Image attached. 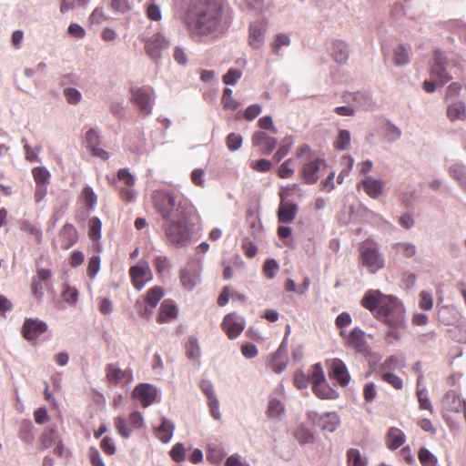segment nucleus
<instances>
[{"label": "nucleus", "instance_id": "26", "mask_svg": "<svg viewBox=\"0 0 466 466\" xmlns=\"http://www.w3.org/2000/svg\"><path fill=\"white\" fill-rule=\"evenodd\" d=\"M360 185L365 193L371 198H378L383 190V182L380 179H376L373 177H366L361 180Z\"/></svg>", "mask_w": 466, "mask_h": 466}, {"label": "nucleus", "instance_id": "60", "mask_svg": "<svg viewBox=\"0 0 466 466\" xmlns=\"http://www.w3.org/2000/svg\"><path fill=\"white\" fill-rule=\"evenodd\" d=\"M417 397L420 403V408L422 410H428L432 412L433 409L431 400L427 396V390L425 388L417 390Z\"/></svg>", "mask_w": 466, "mask_h": 466}, {"label": "nucleus", "instance_id": "48", "mask_svg": "<svg viewBox=\"0 0 466 466\" xmlns=\"http://www.w3.org/2000/svg\"><path fill=\"white\" fill-rule=\"evenodd\" d=\"M243 143V137L240 134L230 133L226 138V145L229 151L235 152L238 150Z\"/></svg>", "mask_w": 466, "mask_h": 466}, {"label": "nucleus", "instance_id": "22", "mask_svg": "<svg viewBox=\"0 0 466 466\" xmlns=\"http://www.w3.org/2000/svg\"><path fill=\"white\" fill-rule=\"evenodd\" d=\"M448 174L466 194V165L460 161L454 162L449 166Z\"/></svg>", "mask_w": 466, "mask_h": 466}, {"label": "nucleus", "instance_id": "8", "mask_svg": "<svg viewBox=\"0 0 466 466\" xmlns=\"http://www.w3.org/2000/svg\"><path fill=\"white\" fill-rule=\"evenodd\" d=\"M307 418L322 431L334 432L340 425V418L337 412H325L319 414L315 410H309Z\"/></svg>", "mask_w": 466, "mask_h": 466}, {"label": "nucleus", "instance_id": "36", "mask_svg": "<svg viewBox=\"0 0 466 466\" xmlns=\"http://www.w3.org/2000/svg\"><path fill=\"white\" fill-rule=\"evenodd\" d=\"M294 143L292 136H286L280 142L279 147L273 156V160L276 163L280 162L289 152Z\"/></svg>", "mask_w": 466, "mask_h": 466}, {"label": "nucleus", "instance_id": "41", "mask_svg": "<svg viewBox=\"0 0 466 466\" xmlns=\"http://www.w3.org/2000/svg\"><path fill=\"white\" fill-rule=\"evenodd\" d=\"M35 185L47 186L50 182V173L45 167H36L32 170Z\"/></svg>", "mask_w": 466, "mask_h": 466}, {"label": "nucleus", "instance_id": "43", "mask_svg": "<svg viewBox=\"0 0 466 466\" xmlns=\"http://www.w3.org/2000/svg\"><path fill=\"white\" fill-rule=\"evenodd\" d=\"M20 439L26 443H31L34 441V425L30 420H25L20 427Z\"/></svg>", "mask_w": 466, "mask_h": 466}, {"label": "nucleus", "instance_id": "56", "mask_svg": "<svg viewBox=\"0 0 466 466\" xmlns=\"http://www.w3.org/2000/svg\"><path fill=\"white\" fill-rule=\"evenodd\" d=\"M242 72L237 68H230L223 76V82L228 86H234L240 79Z\"/></svg>", "mask_w": 466, "mask_h": 466}, {"label": "nucleus", "instance_id": "39", "mask_svg": "<svg viewBox=\"0 0 466 466\" xmlns=\"http://www.w3.org/2000/svg\"><path fill=\"white\" fill-rule=\"evenodd\" d=\"M267 413L272 419H280L285 413V406L278 399L272 398L268 402Z\"/></svg>", "mask_w": 466, "mask_h": 466}, {"label": "nucleus", "instance_id": "9", "mask_svg": "<svg viewBox=\"0 0 466 466\" xmlns=\"http://www.w3.org/2000/svg\"><path fill=\"white\" fill-rule=\"evenodd\" d=\"M106 377L110 384H130L134 380L130 368L121 369L118 363H109L106 366Z\"/></svg>", "mask_w": 466, "mask_h": 466}, {"label": "nucleus", "instance_id": "7", "mask_svg": "<svg viewBox=\"0 0 466 466\" xmlns=\"http://www.w3.org/2000/svg\"><path fill=\"white\" fill-rule=\"evenodd\" d=\"M144 42L147 54L156 64H159L162 59V51L170 46L169 40L162 33L157 32L152 36L145 38Z\"/></svg>", "mask_w": 466, "mask_h": 466}, {"label": "nucleus", "instance_id": "58", "mask_svg": "<svg viewBox=\"0 0 466 466\" xmlns=\"http://www.w3.org/2000/svg\"><path fill=\"white\" fill-rule=\"evenodd\" d=\"M404 367V361L400 360L398 357L396 356H390L388 357L384 362L381 364V370H395L397 368H403Z\"/></svg>", "mask_w": 466, "mask_h": 466}, {"label": "nucleus", "instance_id": "16", "mask_svg": "<svg viewBox=\"0 0 466 466\" xmlns=\"http://www.w3.org/2000/svg\"><path fill=\"white\" fill-rule=\"evenodd\" d=\"M267 28L264 19L256 20L249 25L248 42L252 48L258 49L264 45Z\"/></svg>", "mask_w": 466, "mask_h": 466}, {"label": "nucleus", "instance_id": "2", "mask_svg": "<svg viewBox=\"0 0 466 466\" xmlns=\"http://www.w3.org/2000/svg\"><path fill=\"white\" fill-rule=\"evenodd\" d=\"M154 208L162 219H169L177 216L190 217L195 207L191 202L178 195L167 190H157L152 195Z\"/></svg>", "mask_w": 466, "mask_h": 466}, {"label": "nucleus", "instance_id": "30", "mask_svg": "<svg viewBox=\"0 0 466 466\" xmlns=\"http://www.w3.org/2000/svg\"><path fill=\"white\" fill-rule=\"evenodd\" d=\"M331 56L337 63L345 64L348 61L350 56L347 43L342 40L334 41L332 45Z\"/></svg>", "mask_w": 466, "mask_h": 466}, {"label": "nucleus", "instance_id": "55", "mask_svg": "<svg viewBox=\"0 0 466 466\" xmlns=\"http://www.w3.org/2000/svg\"><path fill=\"white\" fill-rule=\"evenodd\" d=\"M383 381L389 383L396 390H401L403 387L402 380L394 373L386 371L381 374Z\"/></svg>", "mask_w": 466, "mask_h": 466}, {"label": "nucleus", "instance_id": "44", "mask_svg": "<svg viewBox=\"0 0 466 466\" xmlns=\"http://www.w3.org/2000/svg\"><path fill=\"white\" fill-rule=\"evenodd\" d=\"M349 466H367V459L363 458L358 449H350L347 452Z\"/></svg>", "mask_w": 466, "mask_h": 466}, {"label": "nucleus", "instance_id": "51", "mask_svg": "<svg viewBox=\"0 0 466 466\" xmlns=\"http://www.w3.org/2000/svg\"><path fill=\"white\" fill-rule=\"evenodd\" d=\"M85 142L86 148H88L89 150L96 146H99L100 136L98 131L95 128H90L86 133Z\"/></svg>", "mask_w": 466, "mask_h": 466}, {"label": "nucleus", "instance_id": "5", "mask_svg": "<svg viewBox=\"0 0 466 466\" xmlns=\"http://www.w3.org/2000/svg\"><path fill=\"white\" fill-rule=\"evenodd\" d=\"M360 259L361 265L370 274H375L385 266L384 257L380 252L379 245L372 239H366L360 244Z\"/></svg>", "mask_w": 466, "mask_h": 466}, {"label": "nucleus", "instance_id": "12", "mask_svg": "<svg viewBox=\"0 0 466 466\" xmlns=\"http://www.w3.org/2000/svg\"><path fill=\"white\" fill-rule=\"evenodd\" d=\"M221 327L228 339H234L244 330L245 319L236 313H229L224 317Z\"/></svg>", "mask_w": 466, "mask_h": 466}, {"label": "nucleus", "instance_id": "52", "mask_svg": "<svg viewBox=\"0 0 466 466\" xmlns=\"http://www.w3.org/2000/svg\"><path fill=\"white\" fill-rule=\"evenodd\" d=\"M154 265L157 273L160 275L167 273L171 267L169 259L164 256L156 257L154 260Z\"/></svg>", "mask_w": 466, "mask_h": 466}, {"label": "nucleus", "instance_id": "59", "mask_svg": "<svg viewBox=\"0 0 466 466\" xmlns=\"http://www.w3.org/2000/svg\"><path fill=\"white\" fill-rule=\"evenodd\" d=\"M312 384L326 380L324 371L320 363H316L311 367V373L309 375Z\"/></svg>", "mask_w": 466, "mask_h": 466}, {"label": "nucleus", "instance_id": "17", "mask_svg": "<svg viewBox=\"0 0 466 466\" xmlns=\"http://www.w3.org/2000/svg\"><path fill=\"white\" fill-rule=\"evenodd\" d=\"M279 197L281 201L278 211L279 220L284 224L291 223L297 216L298 205L292 201L286 200V195L283 190L279 192Z\"/></svg>", "mask_w": 466, "mask_h": 466}, {"label": "nucleus", "instance_id": "61", "mask_svg": "<svg viewBox=\"0 0 466 466\" xmlns=\"http://www.w3.org/2000/svg\"><path fill=\"white\" fill-rule=\"evenodd\" d=\"M309 382H311L309 377L303 371L298 370L295 372L294 384L299 390H306Z\"/></svg>", "mask_w": 466, "mask_h": 466}, {"label": "nucleus", "instance_id": "63", "mask_svg": "<svg viewBox=\"0 0 466 466\" xmlns=\"http://www.w3.org/2000/svg\"><path fill=\"white\" fill-rule=\"evenodd\" d=\"M82 195L87 207L93 208L96 204L97 197L91 187H85Z\"/></svg>", "mask_w": 466, "mask_h": 466}, {"label": "nucleus", "instance_id": "34", "mask_svg": "<svg viewBox=\"0 0 466 466\" xmlns=\"http://www.w3.org/2000/svg\"><path fill=\"white\" fill-rule=\"evenodd\" d=\"M392 249L396 254L405 258H411L417 253V247L414 243L410 241H400L392 245Z\"/></svg>", "mask_w": 466, "mask_h": 466}, {"label": "nucleus", "instance_id": "53", "mask_svg": "<svg viewBox=\"0 0 466 466\" xmlns=\"http://www.w3.org/2000/svg\"><path fill=\"white\" fill-rule=\"evenodd\" d=\"M290 45V38L286 34H279L276 35L275 40L272 44V48L275 54L279 55L280 49L283 46H289Z\"/></svg>", "mask_w": 466, "mask_h": 466}, {"label": "nucleus", "instance_id": "32", "mask_svg": "<svg viewBox=\"0 0 466 466\" xmlns=\"http://www.w3.org/2000/svg\"><path fill=\"white\" fill-rule=\"evenodd\" d=\"M177 315V309L176 305L166 299L162 302L159 309V313L157 316V321L159 323H165L170 321L172 319L176 318Z\"/></svg>", "mask_w": 466, "mask_h": 466}, {"label": "nucleus", "instance_id": "6", "mask_svg": "<svg viewBox=\"0 0 466 466\" xmlns=\"http://www.w3.org/2000/svg\"><path fill=\"white\" fill-rule=\"evenodd\" d=\"M131 102H133L139 111L145 116L152 113L155 105L156 95L155 90L148 86H132Z\"/></svg>", "mask_w": 466, "mask_h": 466}, {"label": "nucleus", "instance_id": "37", "mask_svg": "<svg viewBox=\"0 0 466 466\" xmlns=\"http://www.w3.org/2000/svg\"><path fill=\"white\" fill-rule=\"evenodd\" d=\"M295 438L300 445L309 444L314 441V433L304 424H300L295 431Z\"/></svg>", "mask_w": 466, "mask_h": 466}, {"label": "nucleus", "instance_id": "28", "mask_svg": "<svg viewBox=\"0 0 466 466\" xmlns=\"http://www.w3.org/2000/svg\"><path fill=\"white\" fill-rule=\"evenodd\" d=\"M405 441L406 437L402 431L395 427L389 429L386 443L390 450L394 451L399 449L404 444Z\"/></svg>", "mask_w": 466, "mask_h": 466}, {"label": "nucleus", "instance_id": "46", "mask_svg": "<svg viewBox=\"0 0 466 466\" xmlns=\"http://www.w3.org/2000/svg\"><path fill=\"white\" fill-rule=\"evenodd\" d=\"M350 133L349 130L342 129L339 132L338 137L335 141V147L338 150L348 149L350 145Z\"/></svg>", "mask_w": 466, "mask_h": 466}, {"label": "nucleus", "instance_id": "49", "mask_svg": "<svg viewBox=\"0 0 466 466\" xmlns=\"http://www.w3.org/2000/svg\"><path fill=\"white\" fill-rule=\"evenodd\" d=\"M21 229L34 236L37 243L42 241V230L36 225L32 224L29 221H24L21 225Z\"/></svg>", "mask_w": 466, "mask_h": 466}, {"label": "nucleus", "instance_id": "15", "mask_svg": "<svg viewBox=\"0 0 466 466\" xmlns=\"http://www.w3.org/2000/svg\"><path fill=\"white\" fill-rule=\"evenodd\" d=\"M251 141L252 146L258 147L262 155H270L278 144L277 138L270 137L262 130L254 132Z\"/></svg>", "mask_w": 466, "mask_h": 466}, {"label": "nucleus", "instance_id": "11", "mask_svg": "<svg viewBox=\"0 0 466 466\" xmlns=\"http://www.w3.org/2000/svg\"><path fill=\"white\" fill-rule=\"evenodd\" d=\"M129 274L136 289L141 290L152 278L151 268L147 261H140L131 267Z\"/></svg>", "mask_w": 466, "mask_h": 466}, {"label": "nucleus", "instance_id": "31", "mask_svg": "<svg viewBox=\"0 0 466 466\" xmlns=\"http://www.w3.org/2000/svg\"><path fill=\"white\" fill-rule=\"evenodd\" d=\"M174 430V423L168 419L163 417L161 419V424L156 430V435L163 443H167L173 437Z\"/></svg>", "mask_w": 466, "mask_h": 466}, {"label": "nucleus", "instance_id": "62", "mask_svg": "<svg viewBox=\"0 0 466 466\" xmlns=\"http://www.w3.org/2000/svg\"><path fill=\"white\" fill-rule=\"evenodd\" d=\"M170 456L176 462H181L186 458V450L182 443H177L170 451Z\"/></svg>", "mask_w": 466, "mask_h": 466}, {"label": "nucleus", "instance_id": "4", "mask_svg": "<svg viewBox=\"0 0 466 466\" xmlns=\"http://www.w3.org/2000/svg\"><path fill=\"white\" fill-rule=\"evenodd\" d=\"M381 299L376 317L390 328H404L405 309L402 303L391 295H384Z\"/></svg>", "mask_w": 466, "mask_h": 466}, {"label": "nucleus", "instance_id": "57", "mask_svg": "<svg viewBox=\"0 0 466 466\" xmlns=\"http://www.w3.org/2000/svg\"><path fill=\"white\" fill-rule=\"evenodd\" d=\"M174 60L180 66H186L188 62L187 49L182 46H177L173 54Z\"/></svg>", "mask_w": 466, "mask_h": 466}, {"label": "nucleus", "instance_id": "25", "mask_svg": "<svg viewBox=\"0 0 466 466\" xmlns=\"http://www.w3.org/2000/svg\"><path fill=\"white\" fill-rule=\"evenodd\" d=\"M464 402L466 400H461L460 395L453 390H448L442 399L443 407L447 410L456 413L461 412Z\"/></svg>", "mask_w": 466, "mask_h": 466}, {"label": "nucleus", "instance_id": "3", "mask_svg": "<svg viewBox=\"0 0 466 466\" xmlns=\"http://www.w3.org/2000/svg\"><path fill=\"white\" fill-rule=\"evenodd\" d=\"M196 208L192 209L190 217L177 216L165 219L164 230L169 243L177 247L187 246L191 238L193 228L199 222Z\"/></svg>", "mask_w": 466, "mask_h": 466}, {"label": "nucleus", "instance_id": "50", "mask_svg": "<svg viewBox=\"0 0 466 466\" xmlns=\"http://www.w3.org/2000/svg\"><path fill=\"white\" fill-rule=\"evenodd\" d=\"M64 96L66 102L70 105H77L82 100V94L74 87L65 88Z\"/></svg>", "mask_w": 466, "mask_h": 466}, {"label": "nucleus", "instance_id": "33", "mask_svg": "<svg viewBox=\"0 0 466 466\" xmlns=\"http://www.w3.org/2000/svg\"><path fill=\"white\" fill-rule=\"evenodd\" d=\"M60 237L62 238L61 248L67 249L76 243L77 233L73 225L66 224L61 229Z\"/></svg>", "mask_w": 466, "mask_h": 466}, {"label": "nucleus", "instance_id": "20", "mask_svg": "<svg viewBox=\"0 0 466 466\" xmlns=\"http://www.w3.org/2000/svg\"><path fill=\"white\" fill-rule=\"evenodd\" d=\"M329 376L337 380L341 386H347L350 381V375L346 364L339 359L330 360Z\"/></svg>", "mask_w": 466, "mask_h": 466}, {"label": "nucleus", "instance_id": "45", "mask_svg": "<svg viewBox=\"0 0 466 466\" xmlns=\"http://www.w3.org/2000/svg\"><path fill=\"white\" fill-rule=\"evenodd\" d=\"M420 462L422 466H436L437 457L426 448H420L418 454Z\"/></svg>", "mask_w": 466, "mask_h": 466}, {"label": "nucleus", "instance_id": "18", "mask_svg": "<svg viewBox=\"0 0 466 466\" xmlns=\"http://www.w3.org/2000/svg\"><path fill=\"white\" fill-rule=\"evenodd\" d=\"M157 389L148 383L137 385L133 390V396L138 399L144 408L153 404L157 398Z\"/></svg>", "mask_w": 466, "mask_h": 466}, {"label": "nucleus", "instance_id": "27", "mask_svg": "<svg viewBox=\"0 0 466 466\" xmlns=\"http://www.w3.org/2000/svg\"><path fill=\"white\" fill-rule=\"evenodd\" d=\"M312 391L322 400H336L339 397V393L328 384L327 380L312 384Z\"/></svg>", "mask_w": 466, "mask_h": 466}, {"label": "nucleus", "instance_id": "35", "mask_svg": "<svg viewBox=\"0 0 466 466\" xmlns=\"http://www.w3.org/2000/svg\"><path fill=\"white\" fill-rule=\"evenodd\" d=\"M382 137L389 143L399 140L402 135L400 127L391 122L385 123L381 127Z\"/></svg>", "mask_w": 466, "mask_h": 466}, {"label": "nucleus", "instance_id": "42", "mask_svg": "<svg viewBox=\"0 0 466 466\" xmlns=\"http://www.w3.org/2000/svg\"><path fill=\"white\" fill-rule=\"evenodd\" d=\"M187 357L193 361L199 360L200 358V347L198 340L195 337H190L188 344L187 346Z\"/></svg>", "mask_w": 466, "mask_h": 466}, {"label": "nucleus", "instance_id": "1", "mask_svg": "<svg viewBox=\"0 0 466 466\" xmlns=\"http://www.w3.org/2000/svg\"><path fill=\"white\" fill-rule=\"evenodd\" d=\"M184 23L195 41L218 37L228 24L220 0H192L185 13Z\"/></svg>", "mask_w": 466, "mask_h": 466}, {"label": "nucleus", "instance_id": "24", "mask_svg": "<svg viewBox=\"0 0 466 466\" xmlns=\"http://www.w3.org/2000/svg\"><path fill=\"white\" fill-rule=\"evenodd\" d=\"M447 103V117L450 121H464L466 120V106L463 101H448Z\"/></svg>", "mask_w": 466, "mask_h": 466}, {"label": "nucleus", "instance_id": "38", "mask_svg": "<svg viewBox=\"0 0 466 466\" xmlns=\"http://www.w3.org/2000/svg\"><path fill=\"white\" fill-rule=\"evenodd\" d=\"M164 296V289L159 286L149 289L146 294L145 302L155 309Z\"/></svg>", "mask_w": 466, "mask_h": 466}, {"label": "nucleus", "instance_id": "29", "mask_svg": "<svg viewBox=\"0 0 466 466\" xmlns=\"http://www.w3.org/2000/svg\"><path fill=\"white\" fill-rule=\"evenodd\" d=\"M383 296L380 290H369L362 298L361 305L370 311L378 310Z\"/></svg>", "mask_w": 466, "mask_h": 466}, {"label": "nucleus", "instance_id": "47", "mask_svg": "<svg viewBox=\"0 0 466 466\" xmlns=\"http://www.w3.org/2000/svg\"><path fill=\"white\" fill-rule=\"evenodd\" d=\"M222 105L225 109L236 110L239 104L233 98L232 89L226 87L223 92Z\"/></svg>", "mask_w": 466, "mask_h": 466}, {"label": "nucleus", "instance_id": "14", "mask_svg": "<svg viewBox=\"0 0 466 466\" xmlns=\"http://www.w3.org/2000/svg\"><path fill=\"white\" fill-rule=\"evenodd\" d=\"M47 324L38 319H26L22 327L23 337L35 342L43 333L47 330Z\"/></svg>", "mask_w": 466, "mask_h": 466}, {"label": "nucleus", "instance_id": "64", "mask_svg": "<svg viewBox=\"0 0 466 466\" xmlns=\"http://www.w3.org/2000/svg\"><path fill=\"white\" fill-rule=\"evenodd\" d=\"M87 454L92 466H105L100 452L96 447H90Z\"/></svg>", "mask_w": 466, "mask_h": 466}, {"label": "nucleus", "instance_id": "19", "mask_svg": "<svg viewBox=\"0 0 466 466\" xmlns=\"http://www.w3.org/2000/svg\"><path fill=\"white\" fill-rule=\"evenodd\" d=\"M347 345L359 353L367 354L370 352V347L365 339V332L358 327L354 328L348 334Z\"/></svg>", "mask_w": 466, "mask_h": 466}, {"label": "nucleus", "instance_id": "13", "mask_svg": "<svg viewBox=\"0 0 466 466\" xmlns=\"http://www.w3.org/2000/svg\"><path fill=\"white\" fill-rule=\"evenodd\" d=\"M446 65L447 59L444 55L440 51H436L434 53L433 64L431 67V75L435 81H438L442 86L451 79V76L446 70Z\"/></svg>", "mask_w": 466, "mask_h": 466}, {"label": "nucleus", "instance_id": "54", "mask_svg": "<svg viewBox=\"0 0 466 466\" xmlns=\"http://www.w3.org/2000/svg\"><path fill=\"white\" fill-rule=\"evenodd\" d=\"M102 223L98 218H92L89 220V237L94 239H99L101 237Z\"/></svg>", "mask_w": 466, "mask_h": 466}, {"label": "nucleus", "instance_id": "10", "mask_svg": "<svg viewBox=\"0 0 466 466\" xmlns=\"http://www.w3.org/2000/svg\"><path fill=\"white\" fill-rule=\"evenodd\" d=\"M179 279L182 287L192 291L201 281L199 266L195 262L187 263L181 268Z\"/></svg>", "mask_w": 466, "mask_h": 466}, {"label": "nucleus", "instance_id": "23", "mask_svg": "<svg viewBox=\"0 0 466 466\" xmlns=\"http://www.w3.org/2000/svg\"><path fill=\"white\" fill-rule=\"evenodd\" d=\"M344 100L348 103L353 102L356 107L365 110L371 109L374 106L372 97L368 93H350L344 96Z\"/></svg>", "mask_w": 466, "mask_h": 466}, {"label": "nucleus", "instance_id": "21", "mask_svg": "<svg viewBox=\"0 0 466 466\" xmlns=\"http://www.w3.org/2000/svg\"><path fill=\"white\" fill-rule=\"evenodd\" d=\"M325 165L324 160L317 158L306 163L302 167V176L309 184H314L319 179L318 173Z\"/></svg>", "mask_w": 466, "mask_h": 466}, {"label": "nucleus", "instance_id": "40", "mask_svg": "<svg viewBox=\"0 0 466 466\" xmlns=\"http://www.w3.org/2000/svg\"><path fill=\"white\" fill-rule=\"evenodd\" d=\"M393 62L397 66H403L409 64V52L403 45H399L394 48Z\"/></svg>", "mask_w": 466, "mask_h": 466}]
</instances>
